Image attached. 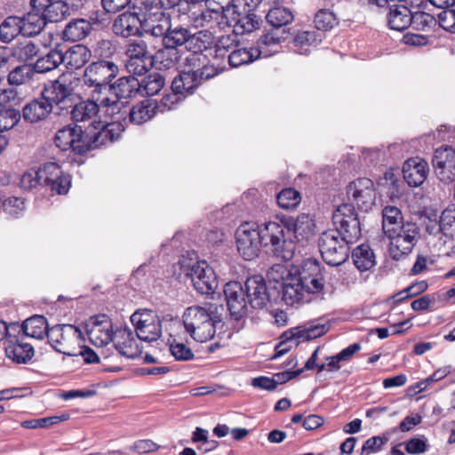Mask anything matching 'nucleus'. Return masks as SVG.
Wrapping results in <instances>:
<instances>
[{
    "label": "nucleus",
    "instance_id": "34",
    "mask_svg": "<svg viewBox=\"0 0 455 455\" xmlns=\"http://www.w3.org/2000/svg\"><path fill=\"white\" fill-rule=\"evenodd\" d=\"M158 108L156 101L148 99L133 106L129 111V118L132 124L140 125L152 119Z\"/></svg>",
    "mask_w": 455,
    "mask_h": 455
},
{
    "label": "nucleus",
    "instance_id": "3",
    "mask_svg": "<svg viewBox=\"0 0 455 455\" xmlns=\"http://www.w3.org/2000/svg\"><path fill=\"white\" fill-rule=\"evenodd\" d=\"M216 307L212 304L191 306L183 315V323L188 333L198 342H205L212 339L216 332V323L220 317L214 313Z\"/></svg>",
    "mask_w": 455,
    "mask_h": 455
},
{
    "label": "nucleus",
    "instance_id": "26",
    "mask_svg": "<svg viewBox=\"0 0 455 455\" xmlns=\"http://www.w3.org/2000/svg\"><path fill=\"white\" fill-rule=\"evenodd\" d=\"M428 171L427 163L419 157L408 159L402 170L404 180L412 188L420 186L426 180Z\"/></svg>",
    "mask_w": 455,
    "mask_h": 455
},
{
    "label": "nucleus",
    "instance_id": "62",
    "mask_svg": "<svg viewBox=\"0 0 455 455\" xmlns=\"http://www.w3.org/2000/svg\"><path fill=\"white\" fill-rule=\"evenodd\" d=\"M234 35H227L220 36L215 43V52L218 56L224 57L228 52L235 50L237 41Z\"/></svg>",
    "mask_w": 455,
    "mask_h": 455
},
{
    "label": "nucleus",
    "instance_id": "4",
    "mask_svg": "<svg viewBox=\"0 0 455 455\" xmlns=\"http://www.w3.org/2000/svg\"><path fill=\"white\" fill-rule=\"evenodd\" d=\"M5 341V355L16 363H28L34 356L35 350L32 345L25 342V337L20 335V325L12 323L9 325L0 320V341Z\"/></svg>",
    "mask_w": 455,
    "mask_h": 455
},
{
    "label": "nucleus",
    "instance_id": "53",
    "mask_svg": "<svg viewBox=\"0 0 455 455\" xmlns=\"http://www.w3.org/2000/svg\"><path fill=\"white\" fill-rule=\"evenodd\" d=\"M443 235L451 239L455 238V205H450L440 215Z\"/></svg>",
    "mask_w": 455,
    "mask_h": 455
},
{
    "label": "nucleus",
    "instance_id": "8",
    "mask_svg": "<svg viewBox=\"0 0 455 455\" xmlns=\"http://www.w3.org/2000/svg\"><path fill=\"white\" fill-rule=\"evenodd\" d=\"M81 332L72 324H57L48 330L47 338L51 346L59 353L77 356Z\"/></svg>",
    "mask_w": 455,
    "mask_h": 455
},
{
    "label": "nucleus",
    "instance_id": "36",
    "mask_svg": "<svg viewBox=\"0 0 455 455\" xmlns=\"http://www.w3.org/2000/svg\"><path fill=\"white\" fill-rule=\"evenodd\" d=\"M46 20L42 12L33 9L20 19L22 35L33 36L39 34L46 24Z\"/></svg>",
    "mask_w": 455,
    "mask_h": 455
},
{
    "label": "nucleus",
    "instance_id": "58",
    "mask_svg": "<svg viewBox=\"0 0 455 455\" xmlns=\"http://www.w3.org/2000/svg\"><path fill=\"white\" fill-rule=\"evenodd\" d=\"M388 441V436L385 435L372 436L367 439L362 447L361 455H371L379 451Z\"/></svg>",
    "mask_w": 455,
    "mask_h": 455
},
{
    "label": "nucleus",
    "instance_id": "2",
    "mask_svg": "<svg viewBox=\"0 0 455 455\" xmlns=\"http://www.w3.org/2000/svg\"><path fill=\"white\" fill-rule=\"evenodd\" d=\"M324 285V275L320 263L308 259L300 270L283 278V299L291 306L310 302L311 295L322 293Z\"/></svg>",
    "mask_w": 455,
    "mask_h": 455
},
{
    "label": "nucleus",
    "instance_id": "15",
    "mask_svg": "<svg viewBox=\"0 0 455 455\" xmlns=\"http://www.w3.org/2000/svg\"><path fill=\"white\" fill-rule=\"evenodd\" d=\"M54 142L63 151L71 149L79 155L86 153L84 132L81 126L67 125L60 129L55 135Z\"/></svg>",
    "mask_w": 455,
    "mask_h": 455
},
{
    "label": "nucleus",
    "instance_id": "35",
    "mask_svg": "<svg viewBox=\"0 0 455 455\" xmlns=\"http://www.w3.org/2000/svg\"><path fill=\"white\" fill-rule=\"evenodd\" d=\"M20 335L41 339L47 335L48 324L46 319L42 315H34L28 318L20 325Z\"/></svg>",
    "mask_w": 455,
    "mask_h": 455
},
{
    "label": "nucleus",
    "instance_id": "1",
    "mask_svg": "<svg viewBox=\"0 0 455 455\" xmlns=\"http://www.w3.org/2000/svg\"><path fill=\"white\" fill-rule=\"evenodd\" d=\"M237 251L245 260L257 258L262 245L279 259L288 261L292 259L296 244L286 238L283 227L277 221H268L259 228L255 222H244L235 231Z\"/></svg>",
    "mask_w": 455,
    "mask_h": 455
},
{
    "label": "nucleus",
    "instance_id": "61",
    "mask_svg": "<svg viewBox=\"0 0 455 455\" xmlns=\"http://www.w3.org/2000/svg\"><path fill=\"white\" fill-rule=\"evenodd\" d=\"M169 350L172 355L179 361H188L194 358V353L184 343L173 341L170 344Z\"/></svg>",
    "mask_w": 455,
    "mask_h": 455
},
{
    "label": "nucleus",
    "instance_id": "59",
    "mask_svg": "<svg viewBox=\"0 0 455 455\" xmlns=\"http://www.w3.org/2000/svg\"><path fill=\"white\" fill-rule=\"evenodd\" d=\"M38 52L37 44L31 41L20 43L14 49V55L21 61H27L35 57Z\"/></svg>",
    "mask_w": 455,
    "mask_h": 455
},
{
    "label": "nucleus",
    "instance_id": "46",
    "mask_svg": "<svg viewBox=\"0 0 455 455\" xmlns=\"http://www.w3.org/2000/svg\"><path fill=\"white\" fill-rule=\"evenodd\" d=\"M99 105L100 112L106 116L115 118L117 115L121 114L122 109L124 108V102L121 99L115 96L108 95V92L101 94L99 98Z\"/></svg>",
    "mask_w": 455,
    "mask_h": 455
},
{
    "label": "nucleus",
    "instance_id": "48",
    "mask_svg": "<svg viewBox=\"0 0 455 455\" xmlns=\"http://www.w3.org/2000/svg\"><path fill=\"white\" fill-rule=\"evenodd\" d=\"M402 212L395 206H386L382 211V228L385 235L389 229L400 227L403 224Z\"/></svg>",
    "mask_w": 455,
    "mask_h": 455
},
{
    "label": "nucleus",
    "instance_id": "5",
    "mask_svg": "<svg viewBox=\"0 0 455 455\" xmlns=\"http://www.w3.org/2000/svg\"><path fill=\"white\" fill-rule=\"evenodd\" d=\"M355 241H349L339 229H329L319 237L318 246L323 259L330 266L343 264L349 256V244Z\"/></svg>",
    "mask_w": 455,
    "mask_h": 455
},
{
    "label": "nucleus",
    "instance_id": "38",
    "mask_svg": "<svg viewBox=\"0 0 455 455\" xmlns=\"http://www.w3.org/2000/svg\"><path fill=\"white\" fill-rule=\"evenodd\" d=\"M261 50L255 47L232 50L228 54V63L233 68L247 65L260 58Z\"/></svg>",
    "mask_w": 455,
    "mask_h": 455
},
{
    "label": "nucleus",
    "instance_id": "49",
    "mask_svg": "<svg viewBox=\"0 0 455 455\" xmlns=\"http://www.w3.org/2000/svg\"><path fill=\"white\" fill-rule=\"evenodd\" d=\"M20 19L8 17L0 25V39L8 43L13 40L18 35L22 34Z\"/></svg>",
    "mask_w": 455,
    "mask_h": 455
},
{
    "label": "nucleus",
    "instance_id": "41",
    "mask_svg": "<svg viewBox=\"0 0 455 455\" xmlns=\"http://www.w3.org/2000/svg\"><path fill=\"white\" fill-rule=\"evenodd\" d=\"M259 25V20L254 13L245 15L238 14L228 21V26L233 28L235 35H243L252 32Z\"/></svg>",
    "mask_w": 455,
    "mask_h": 455
},
{
    "label": "nucleus",
    "instance_id": "55",
    "mask_svg": "<svg viewBox=\"0 0 455 455\" xmlns=\"http://www.w3.org/2000/svg\"><path fill=\"white\" fill-rule=\"evenodd\" d=\"M33 75L32 66L21 65L10 72L8 81L11 84L20 85L28 82Z\"/></svg>",
    "mask_w": 455,
    "mask_h": 455
},
{
    "label": "nucleus",
    "instance_id": "20",
    "mask_svg": "<svg viewBox=\"0 0 455 455\" xmlns=\"http://www.w3.org/2000/svg\"><path fill=\"white\" fill-rule=\"evenodd\" d=\"M188 275L195 289L202 294H210L218 286L215 273L206 261H199L195 264Z\"/></svg>",
    "mask_w": 455,
    "mask_h": 455
},
{
    "label": "nucleus",
    "instance_id": "31",
    "mask_svg": "<svg viewBox=\"0 0 455 455\" xmlns=\"http://www.w3.org/2000/svg\"><path fill=\"white\" fill-rule=\"evenodd\" d=\"M134 76L120 77L115 84L109 85L108 92L121 100L133 97L139 93L140 84V80Z\"/></svg>",
    "mask_w": 455,
    "mask_h": 455
},
{
    "label": "nucleus",
    "instance_id": "47",
    "mask_svg": "<svg viewBox=\"0 0 455 455\" xmlns=\"http://www.w3.org/2000/svg\"><path fill=\"white\" fill-rule=\"evenodd\" d=\"M140 93L148 96L157 94L164 85V78L159 73H152L140 81Z\"/></svg>",
    "mask_w": 455,
    "mask_h": 455
},
{
    "label": "nucleus",
    "instance_id": "22",
    "mask_svg": "<svg viewBox=\"0 0 455 455\" xmlns=\"http://www.w3.org/2000/svg\"><path fill=\"white\" fill-rule=\"evenodd\" d=\"M279 224L283 227V233L287 230L298 242L307 241L314 234V220L307 214L284 218ZM284 235L286 238L292 240L291 236L287 237Z\"/></svg>",
    "mask_w": 455,
    "mask_h": 455
},
{
    "label": "nucleus",
    "instance_id": "12",
    "mask_svg": "<svg viewBox=\"0 0 455 455\" xmlns=\"http://www.w3.org/2000/svg\"><path fill=\"white\" fill-rule=\"evenodd\" d=\"M42 95L52 104L60 109H68L74 104V88L72 79L68 76L62 75L57 80L45 85Z\"/></svg>",
    "mask_w": 455,
    "mask_h": 455
},
{
    "label": "nucleus",
    "instance_id": "18",
    "mask_svg": "<svg viewBox=\"0 0 455 455\" xmlns=\"http://www.w3.org/2000/svg\"><path fill=\"white\" fill-rule=\"evenodd\" d=\"M433 167L438 179L443 182L455 180V150L451 147L435 149Z\"/></svg>",
    "mask_w": 455,
    "mask_h": 455
},
{
    "label": "nucleus",
    "instance_id": "25",
    "mask_svg": "<svg viewBox=\"0 0 455 455\" xmlns=\"http://www.w3.org/2000/svg\"><path fill=\"white\" fill-rule=\"evenodd\" d=\"M130 329H118L114 335V347L119 355L136 358L141 354L140 343Z\"/></svg>",
    "mask_w": 455,
    "mask_h": 455
},
{
    "label": "nucleus",
    "instance_id": "32",
    "mask_svg": "<svg viewBox=\"0 0 455 455\" xmlns=\"http://www.w3.org/2000/svg\"><path fill=\"white\" fill-rule=\"evenodd\" d=\"M387 18L389 28L397 31L408 28L413 19L411 10L403 4L390 5Z\"/></svg>",
    "mask_w": 455,
    "mask_h": 455
},
{
    "label": "nucleus",
    "instance_id": "50",
    "mask_svg": "<svg viewBox=\"0 0 455 455\" xmlns=\"http://www.w3.org/2000/svg\"><path fill=\"white\" fill-rule=\"evenodd\" d=\"M220 18H222V15L220 12L213 8H209V6L199 12H192L190 16L195 27L212 26V23H219Z\"/></svg>",
    "mask_w": 455,
    "mask_h": 455
},
{
    "label": "nucleus",
    "instance_id": "23",
    "mask_svg": "<svg viewBox=\"0 0 455 455\" xmlns=\"http://www.w3.org/2000/svg\"><path fill=\"white\" fill-rule=\"evenodd\" d=\"M245 292L248 303L253 308L262 309L270 301L266 281L259 275H252L246 280Z\"/></svg>",
    "mask_w": 455,
    "mask_h": 455
},
{
    "label": "nucleus",
    "instance_id": "37",
    "mask_svg": "<svg viewBox=\"0 0 455 455\" xmlns=\"http://www.w3.org/2000/svg\"><path fill=\"white\" fill-rule=\"evenodd\" d=\"M92 25L84 19H76L68 22L63 31L66 40L76 42L84 39L91 32Z\"/></svg>",
    "mask_w": 455,
    "mask_h": 455
},
{
    "label": "nucleus",
    "instance_id": "21",
    "mask_svg": "<svg viewBox=\"0 0 455 455\" xmlns=\"http://www.w3.org/2000/svg\"><path fill=\"white\" fill-rule=\"evenodd\" d=\"M224 296L230 315L239 320L247 313L246 292L239 282H229L224 286Z\"/></svg>",
    "mask_w": 455,
    "mask_h": 455
},
{
    "label": "nucleus",
    "instance_id": "60",
    "mask_svg": "<svg viewBox=\"0 0 455 455\" xmlns=\"http://www.w3.org/2000/svg\"><path fill=\"white\" fill-rule=\"evenodd\" d=\"M329 327L326 324H310L303 330L297 331L296 335L298 336V339L307 340L314 339L326 333Z\"/></svg>",
    "mask_w": 455,
    "mask_h": 455
},
{
    "label": "nucleus",
    "instance_id": "39",
    "mask_svg": "<svg viewBox=\"0 0 455 455\" xmlns=\"http://www.w3.org/2000/svg\"><path fill=\"white\" fill-rule=\"evenodd\" d=\"M214 44L213 34L207 30H200L195 34H189V39L188 42L187 49L189 52H204Z\"/></svg>",
    "mask_w": 455,
    "mask_h": 455
},
{
    "label": "nucleus",
    "instance_id": "10",
    "mask_svg": "<svg viewBox=\"0 0 455 455\" xmlns=\"http://www.w3.org/2000/svg\"><path fill=\"white\" fill-rule=\"evenodd\" d=\"M136 337L146 342L156 341L162 335V322L157 314L149 309H140L131 315Z\"/></svg>",
    "mask_w": 455,
    "mask_h": 455
},
{
    "label": "nucleus",
    "instance_id": "30",
    "mask_svg": "<svg viewBox=\"0 0 455 455\" xmlns=\"http://www.w3.org/2000/svg\"><path fill=\"white\" fill-rule=\"evenodd\" d=\"M140 25L141 19L136 13L124 12L115 20L113 31L122 37H130L139 33Z\"/></svg>",
    "mask_w": 455,
    "mask_h": 455
},
{
    "label": "nucleus",
    "instance_id": "16",
    "mask_svg": "<svg viewBox=\"0 0 455 455\" xmlns=\"http://www.w3.org/2000/svg\"><path fill=\"white\" fill-rule=\"evenodd\" d=\"M171 17L161 7H151L143 13L141 27L145 32L159 37L164 36L171 28Z\"/></svg>",
    "mask_w": 455,
    "mask_h": 455
},
{
    "label": "nucleus",
    "instance_id": "33",
    "mask_svg": "<svg viewBox=\"0 0 455 455\" xmlns=\"http://www.w3.org/2000/svg\"><path fill=\"white\" fill-rule=\"evenodd\" d=\"M201 85L196 73L182 71L172 83V91L181 94L184 98L193 94Z\"/></svg>",
    "mask_w": 455,
    "mask_h": 455
},
{
    "label": "nucleus",
    "instance_id": "52",
    "mask_svg": "<svg viewBox=\"0 0 455 455\" xmlns=\"http://www.w3.org/2000/svg\"><path fill=\"white\" fill-rule=\"evenodd\" d=\"M300 200L299 192L291 188L283 189L276 196L277 204L283 209L295 208Z\"/></svg>",
    "mask_w": 455,
    "mask_h": 455
},
{
    "label": "nucleus",
    "instance_id": "6",
    "mask_svg": "<svg viewBox=\"0 0 455 455\" xmlns=\"http://www.w3.org/2000/svg\"><path fill=\"white\" fill-rule=\"evenodd\" d=\"M119 72L117 65L110 60H99L87 66L82 76L83 85L99 95L108 92L110 82Z\"/></svg>",
    "mask_w": 455,
    "mask_h": 455
},
{
    "label": "nucleus",
    "instance_id": "45",
    "mask_svg": "<svg viewBox=\"0 0 455 455\" xmlns=\"http://www.w3.org/2000/svg\"><path fill=\"white\" fill-rule=\"evenodd\" d=\"M60 64V51L55 49L50 51L45 56L39 58L32 66V68L34 73H46L55 69Z\"/></svg>",
    "mask_w": 455,
    "mask_h": 455
},
{
    "label": "nucleus",
    "instance_id": "44",
    "mask_svg": "<svg viewBox=\"0 0 455 455\" xmlns=\"http://www.w3.org/2000/svg\"><path fill=\"white\" fill-rule=\"evenodd\" d=\"M266 19L274 28L283 29V27L293 20V14L290 9L277 6L268 11Z\"/></svg>",
    "mask_w": 455,
    "mask_h": 455
},
{
    "label": "nucleus",
    "instance_id": "63",
    "mask_svg": "<svg viewBox=\"0 0 455 455\" xmlns=\"http://www.w3.org/2000/svg\"><path fill=\"white\" fill-rule=\"evenodd\" d=\"M283 337L285 338L283 340L278 343V345L275 347V352L274 355L271 357V359H276L281 357L282 355L288 353L293 346H297L299 343L298 336L296 333H291L290 336H288L287 333L283 334Z\"/></svg>",
    "mask_w": 455,
    "mask_h": 455
},
{
    "label": "nucleus",
    "instance_id": "13",
    "mask_svg": "<svg viewBox=\"0 0 455 455\" xmlns=\"http://www.w3.org/2000/svg\"><path fill=\"white\" fill-rule=\"evenodd\" d=\"M335 229L346 235L349 241H357L361 236V227L358 215L351 204L339 205L332 214Z\"/></svg>",
    "mask_w": 455,
    "mask_h": 455
},
{
    "label": "nucleus",
    "instance_id": "51",
    "mask_svg": "<svg viewBox=\"0 0 455 455\" xmlns=\"http://www.w3.org/2000/svg\"><path fill=\"white\" fill-rule=\"evenodd\" d=\"M41 12H43L46 21L59 22L68 14V7L64 1L58 0L44 8Z\"/></svg>",
    "mask_w": 455,
    "mask_h": 455
},
{
    "label": "nucleus",
    "instance_id": "64",
    "mask_svg": "<svg viewBox=\"0 0 455 455\" xmlns=\"http://www.w3.org/2000/svg\"><path fill=\"white\" fill-rule=\"evenodd\" d=\"M38 185H43L40 168L38 170H29L21 176L20 187L22 188L32 189Z\"/></svg>",
    "mask_w": 455,
    "mask_h": 455
},
{
    "label": "nucleus",
    "instance_id": "7",
    "mask_svg": "<svg viewBox=\"0 0 455 455\" xmlns=\"http://www.w3.org/2000/svg\"><path fill=\"white\" fill-rule=\"evenodd\" d=\"M389 239V253L394 259L411 252L420 238L419 228L417 223L406 221L400 227L389 229L386 235Z\"/></svg>",
    "mask_w": 455,
    "mask_h": 455
},
{
    "label": "nucleus",
    "instance_id": "54",
    "mask_svg": "<svg viewBox=\"0 0 455 455\" xmlns=\"http://www.w3.org/2000/svg\"><path fill=\"white\" fill-rule=\"evenodd\" d=\"M315 26L318 30L327 31L338 24L335 14L328 9H323L315 16Z\"/></svg>",
    "mask_w": 455,
    "mask_h": 455
},
{
    "label": "nucleus",
    "instance_id": "43",
    "mask_svg": "<svg viewBox=\"0 0 455 455\" xmlns=\"http://www.w3.org/2000/svg\"><path fill=\"white\" fill-rule=\"evenodd\" d=\"M153 65L158 69H169L176 65L179 60V52L172 47L164 46L152 55Z\"/></svg>",
    "mask_w": 455,
    "mask_h": 455
},
{
    "label": "nucleus",
    "instance_id": "57",
    "mask_svg": "<svg viewBox=\"0 0 455 455\" xmlns=\"http://www.w3.org/2000/svg\"><path fill=\"white\" fill-rule=\"evenodd\" d=\"M20 119V111L13 108H7L0 111V132L8 131L14 127Z\"/></svg>",
    "mask_w": 455,
    "mask_h": 455
},
{
    "label": "nucleus",
    "instance_id": "56",
    "mask_svg": "<svg viewBox=\"0 0 455 455\" xmlns=\"http://www.w3.org/2000/svg\"><path fill=\"white\" fill-rule=\"evenodd\" d=\"M207 55L204 52H189L183 59L182 65L186 71L198 73L204 63H206Z\"/></svg>",
    "mask_w": 455,
    "mask_h": 455
},
{
    "label": "nucleus",
    "instance_id": "29",
    "mask_svg": "<svg viewBox=\"0 0 455 455\" xmlns=\"http://www.w3.org/2000/svg\"><path fill=\"white\" fill-rule=\"evenodd\" d=\"M286 35L284 28L276 29L272 28L259 37L255 49L261 50L260 57H268L278 52L279 44L286 39Z\"/></svg>",
    "mask_w": 455,
    "mask_h": 455
},
{
    "label": "nucleus",
    "instance_id": "14",
    "mask_svg": "<svg viewBox=\"0 0 455 455\" xmlns=\"http://www.w3.org/2000/svg\"><path fill=\"white\" fill-rule=\"evenodd\" d=\"M349 200L358 208L367 212L375 201L373 181L368 178H360L349 183L347 188Z\"/></svg>",
    "mask_w": 455,
    "mask_h": 455
},
{
    "label": "nucleus",
    "instance_id": "40",
    "mask_svg": "<svg viewBox=\"0 0 455 455\" xmlns=\"http://www.w3.org/2000/svg\"><path fill=\"white\" fill-rule=\"evenodd\" d=\"M189 34L190 31L182 26L171 27L168 32L163 36V44L164 46L172 47L176 50L179 46L183 44L187 47Z\"/></svg>",
    "mask_w": 455,
    "mask_h": 455
},
{
    "label": "nucleus",
    "instance_id": "9",
    "mask_svg": "<svg viewBox=\"0 0 455 455\" xmlns=\"http://www.w3.org/2000/svg\"><path fill=\"white\" fill-rule=\"evenodd\" d=\"M126 70L135 76L145 75L153 66L152 54L142 38L130 40L125 48Z\"/></svg>",
    "mask_w": 455,
    "mask_h": 455
},
{
    "label": "nucleus",
    "instance_id": "28",
    "mask_svg": "<svg viewBox=\"0 0 455 455\" xmlns=\"http://www.w3.org/2000/svg\"><path fill=\"white\" fill-rule=\"evenodd\" d=\"M91 59V51L83 44H76L65 52L60 51V62L68 69H78Z\"/></svg>",
    "mask_w": 455,
    "mask_h": 455
},
{
    "label": "nucleus",
    "instance_id": "24",
    "mask_svg": "<svg viewBox=\"0 0 455 455\" xmlns=\"http://www.w3.org/2000/svg\"><path fill=\"white\" fill-rule=\"evenodd\" d=\"M98 92H90V97L87 100H82L76 104H73L70 111L71 119L76 123L90 122L92 125L96 124V117L100 113L99 105Z\"/></svg>",
    "mask_w": 455,
    "mask_h": 455
},
{
    "label": "nucleus",
    "instance_id": "27",
    "mask_svg": "<svg viewBox=\"0 0 455 455\" xmlns=\"http://www.w3.org/2000/svg\"><path fill=\"white\" fill-rule=\"evenodd\" d=\"M52 111V104L42 95L27 103L22 109V116L25 121L37 123L44 120Z\"/></svg>",
    "mask_w": 455,
    "mask_h": 455
},
{
    "label": "nucleus",
    "instance_id": "17",
    "mask_svg": "<svg viewBox=\"0 0 455 455\" xmlns=\"http://www.w3.org/2000/svg\"><path fill=\"white\" fill-rule=\"evenodd\" d=\"M43 185L50 187L51 190L59 195L68 193L71 180L63 173L58 164L48 162L40 168Z\"/></svg>",
    "mask_w": 455,
    "mask_h": 455
},
{
    "label": "nucleus",
    "instance_id": "11",
    "mask_svg": "<svg viewBox=\"0 0 455 455\" xmlns=\"http://www.w3.org/2000/svg\"><path fill=\"white\" fill-rule=\"evenodd\" d=\"M96 124L97 125H92V131L84 132L86 152L117 140L124 131V125L119 122Z\"/></svg>",
    "mask_w": 455,
    "mask_h": 455
},
{
    "label": "nucleus",
    "instance_id": "19",
    "mask_svg": "<svg viewBox=\"0 0 455 455\" xmlns=\"http://www.w3.org/2000/svg\"><path fill=\"white\" fill-rule=\"evenodd\" d=\"M87 334L91 342L96 347H104L114 341L111 319L107 315L92 318L87 324Z\"/></svg>",
    "mask_w": 455,
    "mask_h": 455
},
{
    "label": "nucleus",
    "instance_id": "42",
    "mask_svg": "<svg viewBox=\"0 0 455 455\" xmlns=\"http://www.w3.org/2000/svg\"><path fill=\"white\" fill-rule=\"evenodd\" d=\"M352 258L355 267L361 271L371 269L375 265V256L367 244H361L352 252Z\"/></svg>",
    "mask_w": 455,
    "mask_h": 455
}]
</instances>
